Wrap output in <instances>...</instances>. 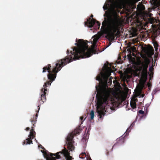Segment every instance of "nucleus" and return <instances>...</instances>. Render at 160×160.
Segmentation results:
<instances>
[{
    "label": "nucleus",
    "instance_id": "nucleus-1",
    "mask_svg": "<svg viewBox=\"0 0 160 160\" xmlns=\"http://www.w3.org/2000/svg\"><path fill=\"white\" fill-rule=\"evenodd\" d=\"M112 72L110 65L104 64L96 78L98 83L95 87L97 100L96 111L99 119L102 120L106 114L111 113L112 107L115 103L111 91L108 88V85H110L112 82V78L110 76Z\"/></svg>",
    "mask_w": 160,
    "mask_h": 160
},
{
    "label": "nucleus",
    "instance_id": "nucleus-2",
    "mask_svg": "<svg viewBox=\"0 0 160 160\" xmlns=\"http://www.w3.org/2000/svg\"><path fill=\"white\" fill-rule=\"evenodd\" d=\"M122 8L121 1L117 0H107L103 7L105 13L103 15L104 20L102 25L109 31L107 33V37L109 41L115 40V37L114 33L122 25V21L117 14Z\"/></svg>",
    "mask_w": 160,
    "mask_h": 160
},
{
    "label": "nucleus",
    "instance_id": "nucleus-3",
    "mask_svg": "<svg viewBox=\"0 0 160 160\" xmlns=\"http://www.w3.org/2000/svg\"><path fill=\"white\" fill-rule=\"evenodd\" d=\"M74 45L76 47L71 48L69 55L67 56L64 59L58 61L52 65L53 72H58L61 68L68 63L73 60L79 58H88L92 56V50L88 48V42H85L82 39H76Z\"/></svg>",
    "mask_w": 160,
    "mask_h": 160
},
{
    "label": "nucleus",
    "instance_id": "nucleus-4",
    "mask_svg": "<svg viewBox=\"0 0 160 160\" xmlns=\"http://www.w3.org/2000/svg\"><path fill=\"white\" fill-rule=\"evenodd\" d=\"M53 68V67L52 66L51 68L50 64H48L43 68V73L46 72V70L48 71V72L49 73L47 75V77L48 79L50 80V81L47 82L43 85V88L41 89V99L40 102L41 104H42L46 100L45 94H46L45 92L47 91V87L51 85V83L55 80L56 77L57 72H53L52 70Z\"/></svg>",
    "mask_w": 160,
    "mask_h": 160
},
{
    "label": "nucleus",
    "instance_id": "nucleus-5",
    "mask_svg": "<svg viewBox=\"0 0 160 160\" xmlns=\"http://www.w3.org/2000/svg\"><path fill=\"white\" fill-rule=\"evenodd\" d=\"M38 147L43 149L41 151L44 158L46 160H72V157L69 155V153L65 149L62 152H60L56 154L48 152L41 145Z\"/></svg>",
    "mask_w": 160,
    "mask_h": 160
},
{
    "label": "nucleus",
    "instance_id": "nucleus-6",
    "mask_svg": "<svg viewBox=\"0 0 160 160\" xmlns=\"http://www.w3.org/2000/svg\"><path fill=\"white\" fill-rule=\"evenodd\" d=\"M151 62L150 59L147 58L144 61H139L137 63V70L142 76H147L148 73H149L148 72L147 70L148 65Z\"/></svg>",
    "mask_w": 160,
    "mask_h": 160
},
{
    "label": "nucleus",
    "instance_id": "nucleus-7",
    "mask_svg": "<svg viewBox=\"0 0 160 160\" xmlns=\"http://www.w3.org/2000/svg\"><path fill=\"white\" fill-rule=\"evenodd\" d=\"M79 133V131H77L76 132H74L72 134L68 135L67 138L66 143L68 149L70 151H72L74 150L75 147L73 146V143L74 141H73V134H77Z\"/></svg>",
    "mask_w": 160,
    "mask_h": 160
},
{
    "label": "nucleus",
    "instance_id": "nucleus-8",
    "mask_svg": "<svg viewBox=\"0 0 160 160\" xmlns=\"http://www.w3.org/2000/svg\"><path fill=\"white\" fill-rule=\"evenodd\" d=\"M35 134V132L33 130L32 127V129L30 130L28 137L26 139V140L23 141L22 143V145H27L32 143V140L34 139Z\"/></svg>",
    "mask_w": 160,
    "mask_h": 160
},
{
    "label": "nucleus",
    "instance_id": "nucleus-9",
    "mask_svg": "<svg viewBox=\"0 0 160 160\" xmlns=\"http://www.w3.org/2000/svg\"><path fill=\"white\" fill-rule=\"evenodd\" d=\"M99 38V37L97 35H95L92 36V40H91L90 42V43L92 44V43L93 44L92 45V48H91L88 47V48L92 50V52L91 53L92 54V55L94 52V49L96 47V44L97 43V42L98 41V38Z\"/></svg>",
    "mask_w": 160,
    "mask_h": 160
},
{
    "label": "nucleus",
    "instance_id": "nucleus-10",
    "mask_svg": "<svg viewBox=\"0 0 160 160\" xmlns=\"http://www.w3.org/2000/svg\"><path fill=\"white\" fill-rule=\"evenodd\" d=\"M142 50L144 54L148 57L152 56L154 54V50L150 48H143Z\"/></svg>",
    "mask_w": 160,
    "mask_h": 160
},
{
    "label": "nucleus",
    "instance_id": "nucleus-11",
    "mask_svg": "<svg viewBox=\"0 0 160 160\" xmlns=\"http://www.w3.org/2000/svg\"><path fill=\"white\" fill-rule=\"evenodd\" d=\"M95 23V22L94 19H92L90 20H88L87 22H85V26L91 28L92 27H93Z\"/></svg>",
    "mask_w": 160,
    "mask_h": 160
},
{
    "label": "nucleus",
    "instance_id": "nucleus-12",
    "mask_svg": "<svg viewBox=\"0 0 160 160\" xmlns=\"http://www.w3.org/2000/svg\"><path fill=\"white\" fill-rule=\"evenodd\" d=\"M138 100L137 99L135 98H133L131 101L130 105L132 109H134L136 108V103L137 102H138Z\"/></svg>",
    "mask_w": 160,
    "mask_h": 160
},
{
    "label": "nucleus",
    "instance_id": "nucleus-13",
    "mask_svg": "<svg viewBox=\"0 0 160 160\" xmlns=\"http://www.w3.org/2000/svg\"><path fill=\"white\" fill-rule=\"evenodd\" d=\"M79 158L82 159L86 158V159L87 160H92L90 157H87V156L85 152L81 153L79 155Z\"/></svg>",
    "mask_w": 160,
    "mask_h": 160
},
{
    "label": "nucleus",
    "instance_id": "nucleus-14",
    "mask_svg": "<svg viewBox=\"0 0 160 160\" xmlns=\"http://www.w3.org/2000/svg\"><path fill=\"white\" fill-rule=\"evenodd\" d=\"M144 95L140 91H138L136 92L135 95V98L138 97L139 98H143Z\"/></svg>",
    "mask_w": 160,
    "mask_h": 160
},
{
    "label": "nucleus",
    "instance_id": "nucleus-15",
    "mask_svg": "<svg viewBox=\"0 0 160 160\" xmlns=\"http://www.w3.org/2000/svg\"><path fill=\"white\" fill-rule=\"evenodd\" d=\"M135 124V121L134 122H132L130 125L129 127L128 128L126 132H127L126 133V135H128V133L130 132L131 131V129H132V128L133 127V126Z\"/></svg>",
    "mask_w": 160,
    "mask_h": 160
},
{
    "label": "nucleus",
    "instance_id": "nucleus-16",
    "mask_svg": "<svg viewBox=\"0 0 160 160\" xmlns=\"http://www.w3.org/2000/svg\"><path fill=\"white\" fill-rule=\"evenodd\" d=\"M153 60L152 59V65L151 66H150L149 67V71L151 72H152L153 70Z\"/></svg>",
    "mask_w": 160,
    "mask_h": 160
},
{
    "label": "nucleus",
    "instance_id": "nucleus-17",
    "mask_svg": "<svg viewBox=\"0 0 160 160\" xmlns=\"http://www.w3.org/2000/svg\"><path fill=\"white\" fill-rule=\"evenodd\" d=\"M90 118L91 120L93 119L94 116V110H92L90 113Z\"/></svg>",
    "mask_w": 160,
    "mask_h": 160
},
{
    "label": "nucleus",
    "instance_id": "nucleus-18",
    "mask_svg": "<svg viewBox=\"0 0 160 160\" xmlns=\"http://www.w3.org/2000/svg\"><path fill=\"white\" fill-rule=\"evenodd\" d=\"M153 46L155 48V51H157L158 50V44L156 42H153Z\"/></svg>",
    "mask_w": 160,
    "mask_h": 160
},
{
    "label": "nucleus",
    "instance_id": "nucleus-19",
    "mask_svg": "<svg viewBox=\"0 0 160 160\" xmlns=\"http://www.w3.org/2000/svg\"><path fill=\"white\" fill-rule=\"evenodd\" d=\"M156 92L157 91L156 89L153 90L152 93V95H153L155 94Z\"/></svg>",
    "mask_w": 160,
    "mask_h": 160
},
{
    "label": "nucleus",
    "instance_id": "nucleus-20",
    "mask_svg": "<svg viewBox=\"0 0 160 160\" xmlns=\"http://www.w3.org/2000/svg\"><path fill=\"white\" fill-rule=\"evenodd\" d=\"M138 112L140 114H143L144 113V112L142 110H139L138 111Z\"/></svg>",
    "mask_w": 160,
    "mask_h": 160
},
{
    "label": "nucleus",
    "instance_id": "nucleus-21",
    "mask_svg": "<svg viewBox=\"0 0 160 160\" xmlns=\"http://www.w3.org/2000/svg\"><path fill=\"white\" fill-rule=\"evenodd\" d=\"M40 109V107L39 108H38V110H39ZM38 112H39V110H38V112H37V113L36 114V118H37L38 117Z\"/></svg>",
    "mask_w": 160,
    "mask_h": 160
},
{
    "label": "nucleus",
    "instance_id": "nucleus-22",
    "mask_svg": "<svg viewBox=\"0 0 160 160\" xmlns=\"http://www.w3.org/2000/svg\"><path fill=\"white\" fill-rule=\"evenodd\" d=\"M97 24L98 26L99 27L100 26V23H99L98 22H97Z\"/></svg>",
    "mask_w": 160,
    "mask_h": 160
},
{
    "label": "nucleus",
    "instance_id": "nucleus-23",
    "mask_svg": "<svg viewBox=\"0 0 160 160\" xmlns=\"http://www.w3.org/2000/svg\"><path fill=\"white\" fill-rule=\"evenodd\" d=\"M67 54L68 55L69 54V50H68L67 52Z\"/></svg>",
    "mask_w": 160,
    "mask_h": 160
},
{
    "label": "nucleus",
    "instance_id": "nucleus-24",
    "mask_svg": "<svg viewBox=\"0 0 160 160\" xmlns=\"http://www.w3.org/2000/svg\"><path fill=\"white\" fill-rule=\"evenodd\" d=\"M152 99L154 98V95H152Z\"/></svg>",
    "mask_w": 160,
    "mask_h": 160
},
{
    "label": "nucleus",
    "instance_id": "nucleus-25",
    "mask_svg": "<svg viewBox=\"0 0 160 160\" xmlns=\"http://www.w3.org/2000/svg\"><path fill=\"white\" fill-rule=\"evenodd\" d=\"M29 128H26V130H28L29 129Z\"/></svg>",
    "mask_w": 160,
    "mask_h": 160
},
{
    "label": "nucleus",
    "instance_id": "nucleus-26",
    "mask_svg": "<svg viewBox=\"0 0 160 160\" xmlns=\"http://www.w3.org/2000/svg\"><path fill=\"white\" fill-rule=\"evenodd\" d=\"M80 119L81 120H82L83 119V117H81Z\"/></svg>",
    "mask_w": 160,
    "mask_h": 160
},
{
    "label": "nucleus",
    "instance_id": "nucleus-27",
    "mask_svg": "<svg viewBox=\"0 0 160 160\" xmlns=\"http://www.w3.org/2000/svg\"><path fill=\"white\" fill-rule=\"evenodd\" d=\"M109 41L110 42H112V41H113V40H112V41H111V40L109 41ZM113 41H114V40H113Z\"/></svg>",
    "mask_w": 160,
    "mask_h": 160
},
{
    "label": "nucleus",
    "instance_id": "nucleus-28",
    "mask_svg": "<svg viewBox=\"0 0 160 160\" xmlns=\"http://www.w3.org/2000/svg\"><path fill=\"white\" fill-rule=\"evenodd\" d=\"M111 43H110L107 46V48L110 45H111Z\"/></svg>",
    "mask_w": 160,
    "mask_h": 160
},
{
    "label": "nucleus",
    "instance_id": "nucleus-29",
    "mask_svg": "<svg viewBox=\"0 0 160 160\" xmlns=\"http://www.w3.org/2000/svg\"><path fill=\"white\" fill-rule=\"evenodd\" d=\"M121 142H123V139H121Z\"/></svg>",
    "mask_w": 160,
    "mask_h": 160
},
{
    "label": "nucleus",
    "instance_id": "nucleus-30",
    "mask_svg": "<svg viewBox=\"0 0 160 160\" xmlns=\"http://www.w3.org/2000/svg\"><path fill=\"white\" fill-rule=\"evenodd\" d=\"M126 109L127 110H130V109L129 108H126Z\"/></svg>",
    "mask_w": 160,
    "mask_h": 160
},
{
    "label": "nucleus",
    "instance_id": "nucleus-31",
    "mask_svg": "<svg viewBox=\"0 0 160 160\" xmlns=\"http://www.w3.org/2000/svg\"><path fill=\"white\" fill-rule=\"evenodd\" d=\"M93 17V15H91V18H92Z\"/></svg>",
    "mask_w": 160,
    "mask_h": 160
},
{
    "label": "nucleus",
    "instance_id": "nucleus-32",
    "mask_svg": "<svg viewBox=\"0 0 160 160\" xmlns=\"http://www.w3.org/2000/svg\"><path fill=\"white\" fill-rule=\"evenodd\" d=\"M35 140H36V142H37V140H36V139H35Z\"/></svg>",
    "mask_w": 160,
    "mask_h": 160
},
{
    "label": "nucleus",
    "instance_id": "nucleus-33",
    "mask_svg": "<svg viewBox=\"0 0 160 160\" xmlns=\"http://www.w3.org/2000/svg\"><path fill=\"white\" fill-rule=\"evenodd\" d=\"M159 14V15H160V14Z\"/></svg>",
    "mask_w": 160,
    "mask_h": 160
}]
</instances>
